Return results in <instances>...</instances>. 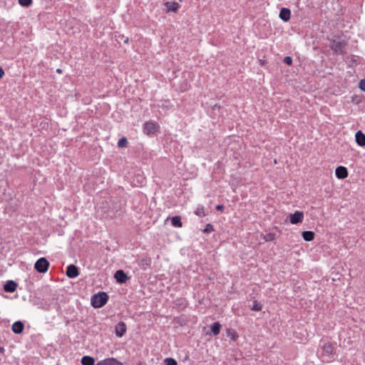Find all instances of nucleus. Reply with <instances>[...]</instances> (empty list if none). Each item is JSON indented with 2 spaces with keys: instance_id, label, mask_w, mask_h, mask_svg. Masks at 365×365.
I'll return each mask as SVG.
<instances>
[{
  "instance_id": "obj_1",
  "label": "nucleus",
  "mask_w": 365,
  "mask_h": 365,
  "mask_svg": "<svg viewBox=\"0 0 365 365\" xmlns=\"http://www.w3.org/2000/svg\"><path fill=\"white\" fill-rule=\"evenodd\" d=\"M334 346L331 343H325L322 346V360L324 362H330L334 359Z\"/></svg>"
},
{
  "instance_id": "obj_2",
  "label": "nucleus",
  "mask_w": 365,
  "mask_h": 365,
  "mask_svg": "<svg viewBox=\"0 0 365 365\" xmlns=\"http://www.w3.org/2000/svg\"><path fill=\"white\" fill-rule=\"evenodd\" d=\"M108 296L106 292H99L91 297V305L95 308L103 307L108 302Z\"/></svg>"
},
{
  "instance_id": "obj_3",
  "label": "nucleus",
  "mask_w": 365,
  "mask_h": 365,
  "mask_svg": "<svg viewBox=\"0 0 365 365\" xmlns=\"http://www.w3.org/2000/svg\"><path fill=\"white\" fill-rule=\"evenodd\" d=\"M49 267V262L45 257L39 258L34 264L35 269L39 273H45Z\"/></svg>"
},
{
  "instance_id": "obj_4",
  "label": "nucleus",
  "mask_w": 365,
  "mask_h": 365,
  "mask_svg": "<svg viewBox=\"0 0 365 365\" xmlns=\"http://www.w3.org/2000/svg\"><path fill=\"white\" fill-rule=\"evenodd\" d=\"M346 42L341 39H334L331 44V50L336 54H342L346 46Z\"/></svg>"
},
{
  "instance_id": "obj_5",
  "label": "nucleus",
  "mask_w": 365,
  "mask_h": 365,
  "mask_svg": "<svg viewBox=\"0 0 365 365\" xmlns=\"http://www.w3.org/2000/svg\"><path fill=\"white\" fill-rule=\"evenodd\" d=\"M289 222L292 225H296L299 222H302L304 220V213L302 211H296L293 214H290L289 216Z\"/></svg>"
},
{
  "instance_id": "obj_6",
  "label": "nucleus",
  "mask_w": 365,
  "mask_h": 365,
  "mask_svg": "<svg viewBox=\"0 0 365 365\" xmlns=\"http://www.w3.org/2000/svg\"><path fill=\"white\" fill-rule=\"evenodd\" d=\"M158 125L151 121L145 122L143 125V132L148 135L154 134L157 130Z\"/></svg>"
},
{
  "instance_id": "obj_7",
  "label": "nucleus",
  "mask_w": 365,
  "mask_h": 365,
  "mask_svg": "<svg viewBox=\"0 0 365 365\" xmlns=\"http://www.w3.org/2000/svg\"><path fill=\"white\" fill-rule=\"evenodd\" d=\"M164 6L167 13H176L180 9V4L176 1H167L164 3Z\"/></svg>"
},
{
  "instance_id": "obj_8",
  "label": "nucleus",
  "mask_w": 365,
  "mask_h": 365,
  "mask_svg": "<svg viewBox=\"0 0 365 365\" xmlns=\"http://www.w3.org/2000/svg\"><path fill=\"white\" fill-rule=\"evenodd\" d=\"M79 274L78 269L74 264H70L66 269V275L69 278H75Z\"/></svg>"
},
{
  "instance_id": "obj_9",
  "label": "nucleus",
  "mask_w": 365,
  "mask_h": 365,
  "mask_svg": "<svg viewBox=\"0 0 365 365\" xmlns=\"http://www.w3.org/2000/svg\"><path fill=\"white\" fill-rule=\"evenodd\" d=\"M126 332V325L124 322H120L118 323L115 328V334L117 336L121 337Z\"/></svg>"
},
{
  "instance_id": "obj_10",
  "label": "nucleus",
  "mask_w": 365,
  "mask_h": 365,
  "mask_svg": "<svg viewBox=\"0 0 365 365\" xmlns=\"http://www.w3.org/2000/svg\"><path fill=\"white\" fill-rule=\"evenodd\" d=\"M335 175L338 179H344L348 176V170L344 166H339L336 168Z\"/></svg>"
},
{
  "instance_id": "obj_11",
  "label": "nucleus",
  "mask_w": 365,
  "mask_h": 365,
  "mask_svg": "<svg viewBox=\"0 0 365 365\" xmlns=\"http://www.w3.org/2000/svg\"><path fill=\"white\" fill-rule=\"evenodd\" d=\"M114 277L116 279L117 282L121 284L125 283L128 279L127 275L125 274L124 271L121 269L116 271V272L114 274Z\"/></svg>"
},
{
  "instance_id": "obj_12",
  "label": "nucleus",
  "mask_w": 365,
  "mask_h": 365,
  "mask_svg": "<svg viewBox=\"0 0 365 365\" xmlns=\"http://www.w3.org/2000/svg\"><path fill=\"white\" fill-rule=\"evenodd\" d=\"M279 18L284 21H288L290 19L291 11L287 8H282L279 12Z\"/></svg>"
},
{
  "instance_id": "obj_13",
  "label": "nucleus",
  "mask_w": 365,
  "mask_h": 365,
  "mask_svg": "<svg viewBox=\"0 0 365 365\" xmlns=\"http://www.w3.org/2000/svg\"><path fill=\"white\" fill-rule=\"evenodd\" d=\"M355 139L356 143L359 146H365V135L361 131L358 130L355 134Z\"/></svg>"
},
{
  "instance_id": "obj_14",
  "label": "nucleus",
  "mask_w": 365,
  "mask_h": 365,
  "mask_svg": "<svg viewBox=\"0 0 365 365\" xmlns=\"http://www.w3.org/2000/svg\"><path fill=\"white\" fill-rule=\"evenodd\" d=\"M96 365H123L122 363L118 361L114 358H109L102 360L97 363Z\"/></svg>"
},
{
  "instance_id": "obj_15",
  "label": "nucleus",
  "mask_w": 365,
  "mask_h": 365,
  "mask_svg": "<svg viewBox=\"0 0 365 365\" xmlns=\"http://www.w3.org/2000/svg\"><path fill=\"white\" fill-rule=\"evenodd\" d=\"M17 287V284L12 280L8 281L4 286L6 292H14Z\"/></svg>"
},
{
  "instance_id": "obj_16",
  "label": "nucleus",
  "mask_w": 365,
  "mask_h": 365,
  "mask_svg": "<svg viewBox=\"0 0 365 365\" xmlns=\"http://www.w3.org/2000/svg\"><path fill=\"white\" fill-rule=\"evenodd\" d=\"M24 324L20 321H17L12 324V331L15 334H21L24 330Z\"/></svg>"
},
{
  "instance_id": "obj_17",
  "label": "nucleus",
  "mask_w": 365,
  "mask_h": 365,
  "mask_svg": "<svg viewBox=\"0 0 365 365\" xmlns=\"http://www.w3.org/2000/svg\"><path fill=\"white\" fill-rule=\"evenodd\" d=\"M169 220H170L172 225L175 227H181L182 226L181 218L179 216H175L171 218L168 217L165 220V222Z\"/></svg>"
},
{
  "instance_id": "obj_18",
  "label": "nucleus",
  "mask_w": 365,
  "mask_h": 365,
  "mask_svg": "<svg viewBox=\"0 0 365 365\" xmlns=\"http://www.w3.org/2000/svg\"><path fill=\"white\" fill-rule=\"evenodd\" d=\"M210 328L211 331L208 334L217 336L220 334L221 324L219 322H215L210 326Z\"/></svg>"
},
{
  "instance_id": "obj_19",
  "label": "nucleus",
  "mask_w": 365,
  "mask_h": 365,
  "mask_svg": "<svg viewBox=\"0 0 365 365\" xmlns=\"http://www.w3.org/2000/svg\"><path fill=\"white\" fill-rule=\"evenodd\" d=\"M302 236L304 240L310 242L314 239L315 234L312 231H304L302 234Z\"/></svg>"
},
{
  "instance_id": "obj_20",
  "label": "nucleus",
  "mask_w": 365,
  "mask_h": 365,
  "mask_svg": "<svg viewBox=\"0 0 365 365\" xmlns=\"http://www.w3.org/2000/svg\"><path fill=\"white\" fill-rule=\"evenodd\" d=\"M227 336L230 338L231 340L233 341H236L239 337V335L237 332L233 329H227Z\"/></svg>"
},
{
  "instance_id": "obj_21",
  "label": "nucleus",
  "mask_w": 365,
  "mask_h": 365,
  "mask_svg": "<svg viewBox=\"0 0 365 365\" xmlns=\"http://www.w3.org/2000/svg\"><path fill=\"white\" fill-rule=\"evenodd\" d=\"M95 360L90 356H84L81 359V364L83 365H94Z\"/></svg>"
},
{
  "instance_id": "obj_22",
  "label": "nucleus",
  "mask_w": 365,
  "mask_h": 365,
  "mask_svg": "<svg viewBox=\"0 0 365 365\" xmlns=\"http://www.w3.org/2000/svg\"><path fill=\"white\" fill-rule=\"evenodd\" d=\"M195 214L199 217H204L206 215L205 214V208L202 205H200L198 206L195 211Z\"/></svg>"
},
{
  "instance_id": "obj_23",
  "label": "nucleus",
  "mask_w": 365,
  "mask_h": 365,
  "mask_svg": "<svg viewBox=\"0 0 365 365\" xmlns=\"http://www.w3.org/2000/svg\"><path fill=\"white\" fill-rule=\"evenodd\" d=\"M276 235L272 232L267 233L263 235V239L265 242H272L275 240Z\"/></svg>"
},
{
  "instance_id": "obj_24",
  "label": "nucleus",
  "mask_w": 365,
  "mask_h": 365,
  "mask_svg": "<svg viewBox=\"0 0 365 365\" xmlns=\"http://www.w3.org/2000/svg\"><path fill=\"white\" fill-rule=\"evenodd\" d=\"M32 3V0H19V4L23 7H29Z\"/></svg>"
},
{
  "instance_id": "obj_25",
  "label": "nucleus",
  "mask_w": 365,
  "mask_h": 365,
  "mask_svg": "<svg viewBox=\"0 0 365 365\" xmlns=\"http://www.w3.org/2000/svg\"><path fill=\"white\" fill-rule=\"evenodd\" d=\"M127 143H128V140H127V138L123 137V138H121L118 142V146L119 148H125L126 147L127 145Z\"/></svg>"
},
{
  "instance_id": "obj_26",
  "label": "nucleus",
  "mask_w": 365,
  "mask_h": 365,
  "mask_svg": "<svg viewBox=\"0 0 365 365\" xmlns=\"http://www.w3.org/2000/svg\"><path fill=\"white\" fill-rule=\"evenodd\" d=\"M262 309V305L257 300L253 302L252 310L259 312Z\"/></svg>"
},
{
  "instance_id": "obj_27",
  "label": "nucleus",
  "mask_w": 365,
  "mask_h": 365,
  "mask_svg": "<svg viewBox=\"0 0 365 365\" xmlns=\"http://www.w3.org/2000/svg\"><path fill=\"white\" fill-rule=\"evenodd\" d=\"M164 363L165 365H178L176 360L173 358L165 359Z\"/></svg>"
},
{
  "instance_id": "obj_28",
  "label": "nucleus",
  "mask_w": 365,
  "mask_h": 365,
  "mask_svg": "<svg viewBox=\"0 0 365 365\" xmlns=\"http://www.w3.org/2000/svg\"><path fill=\"white\" fill-rule=\"evenodd\" d=\"M284 62L290 66L292 63V58L291 56H286L284 58Z\"/></svg>"
},
{
  "instance_id": "obj_29",
  "label": "nucleus",
  "mask_w": 365,
  "mask_h": 365,
  "mask_svg": "<svg viewBox=\"0 0 365 365\" xmlns=\"http://www.w3.org/2000/svg\"><path fill=\"white\" fill-rule=\"evenodd\" d=\"M221 109V106L218 104H215L212 107V112L214 114H216L215 112L217 110L218 112H220V110Z\"/></svg>"
},
{
  "instance_id": "obj_30",
  "label": "nucleus",
  "mask_w": 365,
  "mask_h": 365,
  "mask_svg": "<svg viewBox=\"0 0 365 365\" xmlns=\"http://www.w3.org/2000/svg\"><path fill=\"white\" fill-rule=\"evenodd\" d=\"M359 88L363 91H365V79H362L359 82Z\"/></svg>"
},
{
  "instance_id": "obj_31",
  "label": "nucleus",
  "mask_w": 365,
  "mask_h": 365,
  "mask_svg": "<svg viewBox=\"0 0 365 365\" xmlns=\"http://www.w3.org/2000/svg\"><path fill=\"white\" fill-rule=\"evenodd\" d=\"M216 210L222 211L224 210V206L222 205H218L216 206Z\"/></svg>"
},
{
  "instance_id": "obj_32",
  "label": "nucleus",
  "mask_w": 365,
  "mask_h": 365,
  "mask_svg": "<svg viewBox=\"0 0 365 365\" xmlns=\"http://www.w3.org/2000/svg\"><path fill=\"white\" fill-rule=\"evenodd\" d=\"M4 71L3 70V68L0 66V79L4 76Z\"/></svg>"
},
{
  "instance_id": "obj_33",
  "label": "nucleus",
  "mask_w": 365,
  "mask_h": 365,
  "mask_svg": "<svg viewBox=\"0 0 365 365\" xmlns=\"http://www.w3.org/2000/svg\"><path fill=\"white\" fill-rule=\"evenodd\" d=\"M144 181H145L144 178L140 177V184H141V185L144 183Z\"/></svg>"
},
{
  "instance_id": "obj_34",
  "label": "nucleus",
  "mask_w": 365,
  "mask_h": 365,
  "mask_svg": "<svg viewBox=\"0 0 365 365\" xmlns=\"http://www.w3.org/2000/svg\"><path fill=\"white\" fill-rule=\"evenodd\" d=\"M128 41H129L128 38H125L124 39V43H127L128 42Z\"/></svg>"
},
{
  "instance_id": "obj_35",
  "label": "nucleus",
  "mask_w": 365,
  "mask_h": 365,
  "mask_svg": "<svg viewBox=\"0 0 365 365\" xmlns=\"http://www.w3.org/2000/svg\"><path fill=\"white\" fill-rule=\"evenodd\" d=\"M56 71H57L58 73H61L62 72L61 69H60V68H58V69L56 70Z\"/></svg>"
},
{
  "instance_id": "obj_36",
  "label": "nucleus",
  "mask_w": 365,
  "mask_h": 365,
  "mask_svg": "<svg viewBox=\"0 0 365 365\" xmlns=\"http://www.w3.org/2000/svg\"><path fill=\"white\" fill-rule=\"evenodd\" d=\"M3 350H4V349H3V348H1V349H0V351H3Z\"/></svg>"
}]
</instances>
